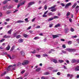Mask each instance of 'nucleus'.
I'll use <instances>...</instances> for the list:
<instances>
[{"mask_svg":"<svg viewBox=\"0 0 79 79\" xmlns=\"http://www.w3.org/2000/svg\"><path fill=\"white\" fill-rule=\"evenodd\" d=\"M70 5H71V3L70 2L67 3L66 5L65 6V8H68V6H69Z\"/></svg>","mask_w":79,"mask_h":79,"instance_id":"nucleus-5","label":"nucleus"},{"mask_svg":"<svg viewBox=\"0 0 79 79\" xmlns=\"http://www.w3.org/2000/svg\"><path fill=\"white\" fill-rule=\"evenodd\" d=\"M5 40V39H2L0 40V42H3Z\"/></svg>","mask_w":79,"mask_h":79,"instance_id":"nucleus-44","label":"nucleus"},{"mask_svg":"<svg viewBox=\"0 0 79 79\" xmlns=\"http://www.w3.org/2000/svg\"><path fill=\"white\" fill-rule=\"evenodd\" d=\"M48 74H50L49 72H46L44 73V75H48Z\"/></svg>","mask_w":79,"mask_h":79,"instance_id":"nucleus-19","label":"nucleus"},{"mask_svg":"<svg viewBox=\"0 0 79 79\" xmlns=\"http://www.w3.org/2000/svg\"><path fill=\"white\" fill-rule=\"evenodd\" d=\"M57 75H58V76H60V72H58L57 73Z\"/></svg>","mask_w":79,"mask_h":79,"instance_id":"nucleus-61","label":"nucleus"},{"mask_svg":"<svg viewBox=\"0 0 79 79\" xmlns=\"http://www.w3.org/2000/svg\"><path fill=\"white\" fill-rule=\"evenodd\" d=\"M10 19H6V21H10Z\"/></svg>","mask_w":79,"mask_h":79,"instance_id":"nucleus-46","label":"nucleus"},{"mask_svg":"<svg viewBox=\"0 0 79 79\" xmlns=\"http://www.w3.org/2000/svg\"><path fill=\"white\" fill-rule=\"evenodd\" d=\"M70 74H68L67 75V77H70Z\"/></svg>","mask_w":79,"mask_h":79,"instance_id":"nucleus-60","label":"nucleus"},{"mask_svg":"<svg viewBox=\"0 0 79 79\" xmlns=\"http://www.w3.org/2000/svg\"><path fill=\"white\" fill-rule=\"evenodd\" d=\"M60 27V24L58 23L54 27L55 28H57V27Z\"/></svg>","mask_w":79,"mask_h":79,"instance_id":"nucleus-8","label":"nucleus"},{"mask_svg":"<svg viewBox=\"0 0 79 79\" xmlns=\"http://www.w3.org/2000/svg\"><path fill=\"white\" fill-rule=\"evenodd\" d=\"M54 15V14H53V13L52 12H49L48 14V15H49V16H51V15Z\"/></svg>","mask_w":79,"mask_h":79,"instance_id":"nucleus-18","label":"nucleus"},{"mask_svg":"<svg viewBox=\"0 0 79 79\" xmlns=\"http://www.w3.org/2000/svg\"><path fill=\"white\" fill-rule=\"evenodd\" d=\"M35 3V2H29L28 3V8H29V7H30V6H31V5H34Z\"/></svg>","mask_w":79,"mask_h":79,"instance_id":"nucleus-4","label":"nucleus"},{"mask_svg":"<svg viewBox=\"0 0 79 79\" xmlns=\"http://www.w3.org/2000/svg\"><path fill=\"white\" fill-rule=\"evenodd\" d=\"M43 17H44V18H47V15H45V14H44L43 15Z\"/></svg>","mask_w":79,"mask_h":79,"instance_id":"nucleus-31","label":"nucleus"},{"mask_svg":"<svg viewBox=\"0 0 79 79\" xmlns=\"http://www.w3.org/2000/svg\"><path fill=\"white\" fill-rule=\"evenodd\" d=\"M76 60L75 59H73L72 60V63H75L76 62Z\"/></svg>","mask_w":79,"mask_h":79,"instance_id":"nucleus-43","label":"nucleus"},{"mask_svg":"<svg viewBox=\"0 0 79 79\" xmlns=\"http://www.w3.org/2000/svg\"><path fill=\"white\" fill-rule=\"evenodd\" d=\"M40 68H38L37 69H36L35 70L36 71H37V72H39V71H40Z\"/></svg>","mask_w":79,"mask_h":79,"instance_id":"nucleus-20","label":"nucleus"},{"mask_svg":"<svg viewBox=\"0 0 79 79\" xmlns=\"http://www.w3.org/2000/svg\"><path fill=\"white\" fill-rule=\"evenodd\" d=\"M30 53H32L33 54H34V53H36V51L35 50H34L33 52H31Z\"/></svg>","mask_w":79,"mask_h":79,"instance_id":"nucleus-34","label":"nucleus"},{"mask_svg":"<svg viewBox=\"0 0 79 79\" xmlns=\"http://www.w3.org/2000/svg\"><path fill=\"white\" fill-rule=\"evenodd\" d=\"M73 77V74H71L70 75V78H72Z\"/></svg>","mask_w":79,"mask_h":79,"instance_id":"nucleus-54","label":"nucleus"},{"mask_svg":"<svg viewBox=\"0 0 79 79\" xmlns=\"http://www.w3.org/2000/svg\"><path fill=\"white\" fill-rule=\"evenodd\" d=\"M11 11L10 10H8L7 11L6 13L7 14H9L10 13H11Z\"/></svg>","mask_w":79,"mask_h":79,"instance_id":"nucleus-37","label":"nucleus"},{"mask_svg":"<svg viewBox=\"0 0 79 79\" xmlns=\"http://www.w3.org/2000/svg\"><path fill=\"white\" fill-rule=\"evenodd\" d=\"M69 15H70V13H69V12H68L67 14V16H68Z\"/></svg>","mask_w":79,"mask_h":79,"instance_id":"nucleus-59","label":"nucleus"},{"mask_svg":"<svg viewBox=\"0 0 79 79\" xmlns=\"http://www.w3.org/2000/svg\"><path fill=\"white\" fill-rule=\"evenodd\" d=\"M23 36H24V37H25V38H26L27 37V36H28L26 34H23Z\"/></svg>","mask_w":79,"mask_h":79,"instance_id":"nucleus-36","label":"nucleus"},{"mask_svg":"<svg viewBox=\"0 0 79 79\" xmlns=\"http://www.w3.org/2000/svg\"><path fill=\"white\" fill-rule=\"evenodd\" d=\"M66 51H68L69 52H76V50L74 49H71L69 48H66L65 49Z\"/></svg>","mask_w":79,"mask_h":79,"instance_id":"nucleus-2","label":"nucleus"},{"mask_svg":"<svg viewBox=\"0 0 79 79\" xmlns=\"http://www.w3.org/2000/svg\"><path fill=\"white\" fill-rule=\"evenodd\" d=\"M40 26H38L36 27L35 28H36V29H37V28H40Z\"/></svg>","mask_w":79,"mask_h":79,"instance_id":"nucleus-55","label":"nucleus"},{"mask_svg":"<svg viewBox=\"0 0 79 79\" xmlns=\"http://www.w3.org/2000/svg\"><path fill=\"white\" fill-rule=\"evenodd\" d=\"M53 62H54V63H57V60H56L54 59L53 60Z\"/></svg>","mask_w":79,"mask_h":79,"instance_id":"nucleus-28","label":"nucleus"},{"mask_svg":"<svg viewBox=\"0 0 79 79\" xmlns=\"http://www.w3.org/2000/svg\"><path fill=\"white\" fill-rule=\"evenodd\" d=\"M43 56L44 57H45V56H48V55L46 54H44L43 55Z\"/></svg>","mask_w":79,"mask_h":79,"instance_id":"nucleus-40","label":"nucleus"},{"mask_svg":"<svg viewBox=\"0 0 79 79\" xmlns=\"http://www.w3.org/2000/svg\"><path fill=\"white\" fill-rule=\"evenodd\" d=\"M59 17L58 16H55L53 17V19H58L59 18Z\"/></svg>","mask_w":79,"mask_h":79,"instance_id":"nucleus-24","label":"nucleus"},{"mask_svg":"<svg viewBox=\"0 0 79 79\" xmlns=\"http://www.w3.org/2000/svg\"><path fill=\"white\" fill-rule=\"evenodd\" d=\"M8 2V1L5 0L3 2V4H6Z\"/></svg>","mask_w":79,"mask_h":79,"instance_id":"nucleus-26","label":"nucleus"},{"mask_svg":"<svg viewBox=\"0 0 79 79\" xmlns=\"http://www.w3.org/2000/svg\"><path fill=\"white\" fill-rule=\"evenodd\" d=\"M70 31L71 32H74V30L73 28L71 27L70 29Z\"/></svg>","mask_w":79,"mask_h":79,"instance_id":"nucleus-32","label":"nucleus"},{"mask_svg":"<svg viewBox=\"0 0 79 79\" xmlns=\"http://www.w3.org/2000/svg\"><path fill=\"white\" fill-rule=\"evenodd\" d=\"M15 46H13L11 48L10 51H13V50L15 49Z\"/></svg>","mask_w":79,"mask_h":79,"instance_id":"nucleus-17","label":"nucleus"},{"mask_svg":"<svg viewBox=\"0 0 79 79\" xmlns=\"http://www.w3.org/2000/svg\"><path fill=\"white\" fill-rule=\"evenodd\" d=\"M34 40H37V39H39V37L37 36L35 37L34 39Z\"/></svg>","mask_w":79,"mask_h":79,"instance_id":"nucleus-23","label":"nucleus"},{"mask_svg":"<svg viewBox=\"0 0 79 79\" xmlns=\"http://www.w3.org/2000/svg\"><path fill=\"white\" fill-rule=\"evenodd\" d=\"M71 44H72V41H68V44H69V45H71Z\"/></svg>","mask_w":79,"mask_h":79,"instance_id":"nucleus-30","label":"nucleus"},{"mask_svg":"<svg viewBox=\"0 0 79 79\" xmlns=\"http://www.w3.org/2000/svg\"><path fill=\"white\" fill-rule=\"evenodd\" d=\"M61 41H62V42H64V39H60Z\"/></svg>","mask_w":79,"mask_h":79,"instance_id":"nucleus-62","label":"nucleus"},{"mask_svg":"<svg viewBox=\"0 0 79 79\" xmlns=\"http://www.w3.org/2000/svg\"><path fill=\"white\" fill-rule=\"evenodd\" d=\"M11 66H12V65H9L8 66V67L6 69V70L7 71H10L11 70V69L10 68H11Z\"/></svg>","mask_w":79,"mask_h":79,"instance_id":"nucleus-6","label":"nucleus"},{"mask_svg":"<svg viewBox=\"0 0 79 79\" xmlns=\"http://www.w3.org/2000/svg\"><path fill=\"white\" fill-rule=\"evenodd\" d=\"M68 30H69V29H68V28L65 29V30H64L65 32H67L68 31Z\"/></svg>","mask_w":79,"mask_h":79,"instance_id":"nucleus-22","label":"nucleus"},{"mask_svg":"<svg viewBox=\"0 0 79 79\" xmlns=\"http://www.w3.org/2000/svg\"><path fill=\"white\" fill-rule=\"evenodd\" d=\"M53 17L49 18L48 19V22L49 21H52L53 19Z\"/></svg>","mask_w":79,"mask_h":79,"instance_id":"nucleus-14","label":"nucleus"},{"mask_svg":"<svg viewBox=\"0 0 79 79\" xmlns=\"http://www.w3.org/2000/svg\"><path fill=\"white\" fill-rule=\"evenodd\" d=\"M62 47L63 48H65L66 47V45H65V44H64L63 45H62Z\"/></svg>","mask_w":79,"mask_h":79,"instance_id":"nucleus-42","label":"nucleus"},{"mask_svg":"<svg viewBox=\"0 0 79 79\" xmlns=\"http://www.w3.org/2000/svg\"><path fill=\"white\" fill-rule=\"evenodd\" d=\"M3 37L4 38H7V35H5L3 36Z\"/></svg>","mask_w":79,"mask_h":79,"instance_id":"nucleus-58","label":"nucleus"},{"mask_svg":"<svg viewBox=\"0 0 79 79\" xmlns=\"http://www.w3.org/2000/svg\"><path fill=\"white\" fill-rule=\"evenodd\" d=\"M24 23V21L23 20H19L17 21V23Z\"/></svg>","mask_w":79,"mask_h":79,"instance_id":"nucleus-13","label":"nucleus"},{"mask_svg":"<svg viewBox=\"0 0 79 79\" xmlns=\"http://www.w3.org/2000/svg\"><path fill=\"white\" fill-rule=\"evenodd\" d=\"M35 18H34L32 20V22H34L35 21Z\"/></svg>","mask_w":79,"mask_h":79,"instance_id":"nucleus-57","label":"nucleus"},{"mask_svg":"<svg viewBox=\"0 0 79 79\" xmlns=\"http://www.w3.org/2000/svg\"><path fill=\"white\" fill-rule=\"evenodd\" d=\"M65 61H66V63H67L68 64H69V61L68 60H66Z\"/></svg>","mask_w":79,"mask_h":79,"instance_id":"nucleus-50","label":"nucleus"},{"mask_svg":"<svg viewBox=\"0 0 79 79\" xmlns=\"http://www.w3.org/2000/svg\"><path fill=\"white\" fill-rule=\"evenodd\" d=\"M17 32H16L14 34V35L15 37H16V35H17Z\"/></svg>","mask_w":79,"mask_h":79,"instance_id":"nucleus-51","label":"nucleus"},{"mask_svg":"<svg viewBox=\"0 0 79 79\" xmlns=\"http://www.w3.org/2000/svg\"><path fill=\"white\" fill-rule=\"evenodd\" d=\"M53 39H55L57 37H59V36L56 35H52Z\"/></svg>","mask_w":79,"mask_h":79,"instance_id":"nucleus-7","label":"nucleus"},{"mask_svg":"<svg viewBox=\"0 0 79 79\" xmlns=\"http://www.w3.org/2000/svg\"><path fill=\"white\" fill-rule=\"evenodd\" d=\"M61 52H60V55H62V54H63V53H64L65 54V53H66V51H64V50H62L61 51Z\"/></svg>","mask_w":79,"mask_h":79,"instance_id":"nucleus-11","label":"nucleus"},{"mask_svg":"<svg viewBox=\"0 0 79 79\" xmlns=\"http://www.w3.org/2000/svg\"><path fill=\"white\" fill-rule=\"evenodd\" d=\"M24 52L23 51H22L21 52V55H22V56H24Z\"/></svg>","mask_w":79,"mask_h":79,"instance_id":"nucleus-21","label":"nucleus"},{"mask_svg":"<svg viewBox=\"0 0 79 79\" xmlns=\"http://www.w3.org/2000/svg\"><path fill=\"white\" fill-rule=\"evenodd\" d=\"M6 74V72H5L4 73H2V74L1 75L2 76H3L4 75H5Z\"/></svg>","mask_w":79,"mask_h":79,"instance_id":"nucleus-38","label":"nucleus"},{"mask_svg":"<svg viewBox=\"0 0 79 79\" xmlns=\"http://www.w3.org/2000/svg\"><path fill=\"white\" fill-rule=\"evenodd\" d=\"M56 7V5H54L53 6L51 7H49L48 8V10H51V9H52L51 10V11H52V12H54V11H56V8H55Z\"/></svg>","mask_w":79,"mask_h":79,"instance_id":"nucleus-1","label":"nucleus"},{"mask_svg":"<svg viewBox=\"0 0 79 79\" xmlns=\"http://www.w3.org/2000/svg\"><path fill=\"white\" fill-rule=\"evenodd\" d=\"M53 24L52 23H51L49 24V27H52L53 26Z\"/></svg>","mask_w":79,"mask_h":79,"instance_id":"nucleus-41","label":"nucleus"},{"mask_svg":"<svg viewBox=\"0 0 79 79\" xmlns=\"http://www.w3.org/2000/svg\"><path fill=\"white\" fill-rule=\"evenodd\" d=\"M60 5H61L62 6H65V4H64V3H61Z\"/></svg>","mask_w":79,"mask_h":79,"instance_id":"nucleus-39","label":"nucleus"},{"mask_svg":"<svg viewBox=\"0 0 79 79\" xmlns=\"http://www.w3.org/2000/svg\"><path fill=\"white\" fill-rule=\"evenodd\" d=\"M21 37L20 35H19L16 36L17 39H19V38H20Z\"/></svg>","mask_w":79,"mask_h":79,"instance_id":"nucleus-35","label":"nucleus"},{"mask_svg":"<svg viewBox=\"0 0 79 79\" xmlns=\"http://www.w3.org/2000/svg\"><path fill=\"white\" fill-rule=\"evenodd\" d=\"M75 71H79V66H78L76 67L74 69Z\"/></svg>","mask_w":79,"mask_h":79,"instance_id":"nucleus-9","label":"nucleus"},{"mask_svg":"<svg viewBox=\"0 0 79 79\" xmlns=\"http://www.w3.org/2000/svg\"><path fill=\"white\" fill-rule=\"evenodd\" d=\"M44 9L45 10H46L47 9V5H45L44 6Z\"/></svg>","mask_w":79,"mask_h":79,"instance_id":"nucleus-33","label":"nucleus"},{"mask_svg":"<svg viewBox=\"0 0 79 79\" xmlns=\"http://www.w3.org/2000/svg\"><path fill=\"white\" fill-rule=\"evenodd\" d=\"M76 5H77V4L76 3L74 4L72 6L73 8H75V6H76Z\"/></svg>","mask_w":79,"mask_h":79,"instance_id":"nucleus-25","label":"nucleus"},{"mask_svg":"<svg viewBox=\"0 0 79 79\" xmlns=\"http://www.w3.org/2000/svg\"><path fill=\"white\" fill-rule=\"evenodd\" d=\"M23 42V39H20L19 40V43H22Z\"/></svg>","mask_w":79,"mask_h":79,"instance_id":"nucleus-15","label":"nucleus"},{"mask_svg":"<svg viewBox=\"0 0 79 79\" xmlns=\"http://www.w3.org/2000/svg\"><path fill=\"white\" fill-rule=\"evenodd\" d=\"M25 72V70H23V71H22L21 72V74H23V73H24Z\"/></svg>","mask_w":79,"mask_h":79,"instance_id":"nucleus-52","label":"nucleus"},{"mask_svg":"<svg viewBox=\"0 0 79 79\" xmlns=\"http://www.w3.org/2000/svg\"><path fill=\"white\" fill-rule=\"evenodd\" d=\"M7 7L6 6H4L3 7V10H5V9H6V8Z\"/></svg>","mask_w":79,"mask_h":79,"instance_id":"nucleus-48","label":"nucleus"},{"mask_svg":"<svg viewBox=\"0 0 79 79\" xmlns=\"http://www.w3.org/2000/svg\"><path fill=\"white\" fill-rule=\"evenodd\" d=\"M12 29H11L10 30H9L8 31V34H11V32H12Z\"/></svg>","mask_w":79,"mask_h":79,"instance_id":"nucleus-16","label":"nucleus"},{"mask_svg":"<svg viewBox=\"0 0 79 79\" xmlns=\"http://www.w3.org/2000/svg\"><path fill=\"white\" fill-rule=\"evenodd\" d=\"M26 2V1H23V2L21 3L20 4V6H22V5H24V3Z\"/></svg>","mask_w":79,"mask_h":79,"instance_id":"nucleus-12","label":"nucleus"},{"mask_svg":"<svg viewBox=\"0 0 79 79\" xmlns=\"http://www.w3.org/2000/svg\"><path fill=\"white\" fill-rule=\"evenodd\" d=\"M41 79H45V77L44 76L42 77H41Z\"/></svg>","mask_w":79,"mask_h":79,"instance_id":"nucleus-56","label":"nucleus"},{"mask_svg":"<svg viewBox=\"0 0 79 79\" xmlns=\"http://www.w3.org/2000/svg\"><path fill=\"white\" fill-rule=\"evenodd\" d=\"M36 57H38V58H40V55H36Z\"/></svg>","mask_w":79,"mask_h":79,"instance_id":"nucleus-45","label":"nucleus"},{"mask_svg":"<svg viewBox=\"0 0 79 79\" xmlns=\"http://www.w3.org/2000/svg\"><path fill=\"white\" fill-rule=\"evenodd\" d=\"M77 36L76 35H75V36H72V38H76Z\"/></svg>","mask_w":79,"mask_h":79,"instance_id":"nucleus-47","label":"nucleus"},{"mask_svg":"<svg viewBox=\"0 0 79 79\" xmlns=\"http://www.w3.org/2000/svg\"><path fill=\"white\" fill-rule=\"evenodd\" d=\"M76 40L77 42V43H78V44H79V39H77Z\"/></svg>","mask_w":79,"mask_h":79,"instance_id":"nucleus-64","label":"nucleus"},{"mask_svg":"<svg viewBox=\"0 0 79 79\" xmlns=\"http://www.w3.org/2000/svg\"><path fill=\"white\" fill-rule=\"evenodd\" d=\"M10 48V45L8 44L6 48V50H9Z\"/></svg>","mask_w":79,"mask_h":79,"instance_id":"nucleus-10","label":"nucleus"},{"mask_svg":"<svg viewBox=\"0 0 79 79\" xmlns=\"http://www.w3.org/2000/svg\"><path fill=\"white\" fill-rule=\"evenodd\" d=\"M21 63L20 62H19L17 64V66H19V65H21Z\"/></svg>","mask_w":79,"mask_h":79,"instance_id":"nucleus-49","label":"nucleus"},{"mask_svg":"<svg viewBox=\"0 0 79 79\" xmlns=\"http://www.w3.org/2000/svg\"><path fill=\"white\" fill-rule=\"evenodd\" d=\"M59 61L60 62V63H63L64 62V60H59Z\"/></svg>","mask_w":79,"mask_h":79,"instance_id":"nucleus-27","label":"nucleus"},{"mask_svg":"<svg viewBox=\"0 0 79 79\" xmlns=\"http://www.w3.org/2000/svg\"><path fill=\"white\" fill-rule=\"evenodd\" d=\"M29 63V61L27 60H25L23 62V63H22V64L23 65H27V64H28Z\"/></svg>","mask_w":79,"mask_h":79,"instance_id":"nucleus-3","label":"nucleus"},{"mask_svg":"<svg viewBox=\"0 0 79 79\" xmlns=\"http://www.w3.org/2000/svg\"><path fill=\"white\" fill-rule=\"evenodd\" d=\"M9 27H10V25H7L6 27V28H9Z\"/></svg>","mask_w":79,"mask_h":79,"instance_id":"nucleus-63","label":"nucleus"},{"mask_svg":"<svg viewBox=\"0 0 79 79\" xmlns=\"http://www.w3.org/2000/svg\"><path fill=\"white\" fill-rule=\"evenodd\" d=\"M25 21H26V23H28L29 20H28V18H27L25 19Z\"/></svg>","mask_w":79,"mask_h":79,"instance_id":"nucleus-29","label":"nucleus"},{"mask_svg":"<svg viewBox=\"0 0 79 79\" xmlns=\"http://www.w3.org/2000/svg\"><path fill=\"white\" fill-rule=\"evenodd\" d=\"M48 10H47L46 11L44 12V14L46 15V14H47V13H48Z\"/></svg>","mask_w":79,"mask_h":79,"instance_id":"nucleus-53","label":"nucleus"}]
</instances>
